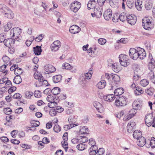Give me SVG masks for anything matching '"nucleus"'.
Wrapping results in <instances>:
<instances>
[{"label": "nucleus", "mask_w": 155, "mask_h": 155, "mask_svg": "<svg viewBox=\"0 0 155 155\" xmlns=\"http://www.w3.org/2000/svg\"><path fill=\"white\" fill-rule=\"evenodd\" d=\"M2 59L3 61L5 63V64H7V63L10 61V58L6 55L3 56Z\"/></svg>", "instance_id": "56"}, {"label": "nucleus", "mask_w": 155, "mask_h": 155, "mask_svg": "<svg viewBox=\"0 0 155 155\" xmlns=\"http://www.w3.org/2000/svg\"><path fill=\"white\" fill-rule=\"evenodd\" d=\"M5 17L8 18H13L14 17V14L10 9L4 13Z\"/></svg>", "instance_id": "22"}, {"label": "nucleus", "mask_w": 155, "mask_h": 155, "mask_svg": "<svg viewBox=\"0 0 155 155\" xmlns=\"http://www.w3.org/2000/svg\"><path fill=\"white\" fill-rule=\"evenodd\" d=\"M81 31V28L78 26L73 25L70 28L69 31L72 34H76Z\"/></svg>", "instance_id": "12"}, {"label": "nucleus", "mask_w": 155, "mask_h": 155, "mask_svg": "<svg viewBox=\"0 0 155 155\" xmlns=\"http://www.w3.org/2000/svg\"><path fill=\"white\" fill-rule=\"evenodd\" d=\"M62 68L67 70H71L72 72H75L76 68L74 67L71 66L69 63H65L63 64L62 65Z\"/></svg>", "instance_id": "10"}, {"label": "nucleus", "mask_w": 155, "mask_h": 155, "mask_svg": "<svg viewBox=\"0 0 155 155\" xmlns=\"http://www.w3.org/2000/svg\"><path fill=\"white\" fill-rule=\"evenodd\" d=\"M88 128L85 126L81 127L80 128V131L79 133L80 134H87L88 132Z\"/></svg>", "instance_id": "30"}, {"label": "nucleus", "mask_w": 155, "mask_h": 155, "mask_svg": "<svg viewBox=\"0 0 155 155\" xmlns=\"http://www.w3.org/2000/svg\"><path fill=\"white\" fill-rule=\"evenodd\" d=\"M154 61L153 60L150 62L148 65V68L150 71L152 70L155 68V66L154 64Z\"/></svg>", "instance_id": "40"}, {"label": "nucleus", "mask_w": 155, "mask_h": 155, "mask_svg": "<svg viewBox=\"0 0 155 155\" xmlns=\"http://www.w3.org/2000/svg\"><path fill=\"white\" fill-rule=\"evenodd\" d=\"M127 22L131 25H134L137 21L136 17L135 15H129L127 16Z\"/></svg>", "instance_id": "8"}, {"label": "nucleus", "mask_w": 155, "mask_h": 155, "mask_svg": "<svg viewBox=\"0 0 155 155\" xmlns=\"http://www.w3.org/2000/svg\"><path fill=\"white\" fill-rule=\"evenodd\" d=\"M80 141V140L76 138H74L71 140V142L74 144H77L79 143Z\"/></svg>", "instance_id": "63"}, {"label": "nucleus", "mask_w": 155, "mask_h": 155, "mask_svg": "<svg viewBox=\"0 0 155 155\" xmlns=\"http://www.w3.org/2000/svg\"><path fill=\"white\" fill-rule=\"evenodd\" d=\"M140 84L142 86L145 87L148 84V81L146 79H143L140 81Z\"/></svg>", "instance_id": "42"}, {"label": "nucleus", "mask_w": 155, "mask_h": 155, "mask_svg": "<svg viewBox=\"0 0 155 155\" xmlns=\"http://www.w3.org/2000/svg\"><path fill=\"white\" fill-rule=\"evenodd\" d=\"M33 94L32 92L27 91L25 93V97L27 99H29L32 96Z\"/></svg>", "instance_id": "45"}, {"label": "nucleus", "mask_w": 155, "mask_h": 155, "mask_svg": "<svg viewBox=\"0 0 155 155\" xmlns=\"http://www.w3.org/2000/svg\"><path fill=\"white\" fill-rule=\"evenodd\" d=\"M137 140V145L140 147H142L145 144V139L143 137H141Z\"/></svg>", "instance_id": "18"}, {"label": "nucleus", "mask_w": 155, "mask_h": 155, "mask_svg": "<svg viewBox=\"0 0 155 155\" xmlns=\"http://www.w3.org/2000/svg\"><path fill=\"white\" fill-rule=\"evenodd\" d=\"M137 112V109L133 108L129 111V115L127 116L126 117L124 118V119H125V120H129L135 115Z\"/></svg>", "instance_id": "13"}, {"label": "nucleus", "mask_w": 155, "mask_h": 155, "mask_svg": "<svg viewBox=\"0 0 155 155\" xmlns=\"http://www.w3.org/2000/svg\"><path fill=\"white\" fill-rule=\"evenodd\" d=\"M104 98L105 101H113L115 97L113 94H108L104 96Z\"/></svg>", "instance_id": "31"}, {"label": "nucleus", "mask_w": 155, "mask_h": 155, "mask_svg": "<svg viewBox=\"0 0 155 155\" xmlns=\"http://www.w3.org/2000/svg\"><path fill=\"white\" fill-rule=\"evenodd\" d=\"M34 77L35 79L38 80L39 81L43 80V77L42 74L38 72H35L34 74Z\"/></svg>", "instance_id": "27"}, {"label": "nucleus", "mask_w": 155, "mask_h": 155, "mask_svg": "<svg viewBox=\"0 0 155 155\" xmlns=\"http://www.w3.org/2000/svg\"><path fill=\"white\" fill-rule=\"evenodd\" d=\"M49 102L48 104V106L49 107L54 108L57 105V103L54 101Z\"/></svg>", "instance_id": "43"}, {"label": "nucleus", "mask_w": 155, "mask_h": 155, "mask_svg": "<svg viewBox=\"0 0 155 155\" xmlns=\"http://www.w3.org/2000/svg\"><path fill=\"white\" fill-rule=\"evenodd\" d=\"M61 144L62 147L64 148L66 151H67L68 149V143L67 141H62Z\"/></svg>", "instance_id": "53"}, {"label": "nucleus", "mask_w": 155, "mask_h": 155, "mask_svg": "<svg viewBox=\"0 0 155 155\" xmlns=\"http://www.w3.org/2000/svg\"><path fill=\"white\" fill-rule=\"evenodd\" d=\"M23 71V70L21 68H16L14 71V74L16 76H20Z\"/></svg>", "instance_id": "37"}, {"label": "nucleus", "mask_w": 155, "mask_h": 155, "mask_svg": "<svg viewBox=\"0 0 155 155\" xmlns=\"http://www.w3.org/2000/svg\"><path fill=\"white\" fill-rule=\"evenodd\" d=\"M111 76L112 77L113 80L116 84H117L120 80V77L116 74L111 75Z\"/></svg>", "instance_id": "35"}, {"label": "nucleus", "mask_w": 155, "mask_h": 155, "mask_svg": "<svg viewBox=\"0 0 155 155\" xmlns=\"http://www.w3.org/2000/svg\"><path fill=\"white\" fill-rule=\"evenodd\" d=\"M15 41V39H12V38L6 39L4 41V44L7 47L10 48L13 46Z\"/></svg>", "instance_id": "9"}, {"label": "nucleus", "mask_w": 155, "mask_h": 155, "mask_svg": "<svg viewBox=\"0 0 155 155\" xmlns=\"http://www.w3.org/2000/svg\"><path fill=\"white\" fill-rule=\"evenodd\" d=\"M7 65L8 64H5L4 65L1 66L0 67V71L3 72L5 74H6L7 73V70H5V69Z\"/></svg>", "instance_id": "41"}, {"label": "nucleus", "mask_w": 155, "mask_h": 155, "mask_svg": "<svg viewBox=\"0 0 155 155\" xmlns=\"http://www.w3.org/2000/svg\"><path fill=\"white\" fill-rule=\"evenodd\" d=\"M22 81V79L20 76H16L13 80V82L14 83L18 84L21 83Z\"/></svg>", "instance_id": "38"}, {"label": "nucleus", "mask_w": 155, "mask_h": 155, "mask_svg": "<svg viewBox=\"0 0 155 155\" xmlns=\"http://www.w3.org/2000/svg\"><path fill=\"white\" fill-rule=\"evenodd\" d=\"M72 126V124L65 125L64 127V129L65 130L67 131L72 128L73 127Z\"/></svg>", "instance_id": "64"}, {"label": "nucleus", "mask_w": 155, "mask_h": 155, "mask_svg": "<svg viewBox=\"0 0 155 155\" xmlns=\"http://www.w3.org/2000/svg\"><path fill=\"white\" fill-rule=\"evenodd\" d=\"M92 76V74L89 72L84 74V78L86 79H90Z\"/></svg>", "instance_id": "52"}, {"label": "nucleus", "mask_w": 155, "mask_h": 155, "mask_svg": "<svg viewBox=\"0 0 155 155\" xmlns=\"http://www.w3.org/2000/svg\"><path fill=\"white\" fill-rule=\"evenodd\" d=\"M41 92L38 90H35L34 93V94L36 97L39 98L41 96Z\"/></svg>", "instance_id": "48"}, {"label": "nucleus", "mask_w": 155, "mask_h": 155, "mask_svg": "<svg viewBox=\"0 0 155 155\" xmlns=\"http://www.w3.org/2000/svg\"><path fill=\"white\" fill-rule=\"evenodd\" d=\"M79 143L77 146V149L79 150L82 151L87 148V146L85 144L80 142Z\"/></svg>", "instance_id": "32"}, {"label": "nucleus", "mask_w": 155, "mask_h": 155, "mask_svg": "<svg viewBox=\"0 0 155 155\" xmlns=\"http://www.w3.org/2000/svg\"><path fill=\"white\" fill-rule=\"evenodd\" d=\"M109 3L110 5L113 8H115L116 6H117V3L114 2L113 0H110Z\"/></svg>", "instance_id": "62"}, {"label": "nucleus", "mask_w": 155, "mask_h": 155, "mask_svg": "<svg viewBox=\"0 0 155 155\" xmlns=\"http://www.w3.org/2000/svg\"><path fill=\"white\" fill-rule=\"evenodd\" d=\"M146 53L143 49L138 47L136 49L131 48L129 51V55L130 58L133 60H136L139 58L143 59L146 56Z\"/></svg>", "instance_id": "1"}, {"label": "nucleus", "mask_w": 155, "mask_h": 155, "mask_svg": "<svg viewBox=\"0 0 155 155\" xmlns=\"http://www.w3.org/2000/svg\"><path fill=\"white\" fill-rule=\"evenodd\" d=\"M94 106L98 110V111L102 113L103 111V108L102 105L99 102L95 101L94 102Z\"/></svg>", "instance_id": "17"}, {"label": "nucleus", "mask_w": 155, "mask_h": 155, "mask_svg": "<svg viewBox=\"0 0 155 155\" xmlns=\"http://www.w3.org/2000/svg\"><path fill=\"white\" fill-rule=\"evenodd\" d=\"M117 98L116 100L115 104L117 106H125L127 103V98L123 96H120Z\"/></svg>", "instance_id": "4"}, {"label": "nucleus", "mask_w": 155, "mask_h": 155, "mask_svg": "<svg viewBox=\"0 0 155 155\" xmlns=\"http://www.w3.org/2000/svg\"><path fill=\"white\" fill-rule=\"evenodd\" d=\"M12 23L10 22H8L6 24H4L3 26V31L5 32L8 31L12 28Z\"/></svg>", "instance_id": "20"}, {"label": "nucleus", "mask_w": 155, "mask_h": 155, "mask_svg": "<svg viewBox=\"0 0 155 155\" xmlns=\"http://www.w3.org/2000/svg\"><path fill=\"white\" fill-rule=\"evenodd\" d=\"M81 3L77 1H75L72 5L73 8V11L74 12H77L79 9L80 8Z\"/></svg>", "instance_id": "19"}, {"label": "nucleus", "mask_w": 155, "mask_h": 155, "mask_svg": "<svg viewBox=\"0 0 155 155\" xmlns=\"http://www.w3.org/2000/svg\"><path fill=\"white\" fill-rule=\"evenodd\" d=\"M54 109L58 113H61L63 111L64 109L60 106H58L57 105L55 107Z\"/></svg>", "instance_id": "60"}, {"label": "nucleus", "mask_w": 155, "mask_h": 155, "mask_svg": "<svg viewBox=\"0 0 155 155\" xmlns=\"http://www.w3.org/2000/svg\"><path fill=\"white\" fill-rule=\"evenodd\" d=\"M98 42L100 44L103 45L106 43V40L104 38H101L98 39Z\"/></svg>", "instance_id": "58"}, {"label": "nucleus", "mask_w": 155, "mask_h": 155, "mask_svg": "<svg viewBox=\"0 0 155 155\" xmlns=\"http://www.w3.org/2000/svg\"><path fill=\"white\" fill-rule=\"evenodd\" d=\"M112 13V11L110 9H108L106 10L104 14V19L108 20L111 17Z\"/></svg>", "instance_id": "14"}, {"label": "nucleus", "mask_w": 155, "mask_h": 155, "mask_svg": "<svg viewBox=\"0 0 155 155\" xmlns=\"http://www.w3.org/2000/svg\"><path fill=\"white\" fill-rule=\"evenodd\" d=\"M128 15H126V14L125 13H122L119 16L120 20L122 21L127 20V18Z\"/></svg>", "instance_id": "39"}, {"label": "nucleus", "mask_w": 155, "mask_h": 155, "mask_svg": "<svg viewBox=\"0 0 155 155\" xmlns=\"http://www.w3.org/2000/svg\"><path fill=\"white\" fill-rule=\"evenodd\" d=\"M147 77L151 81L152 79H153L155 77L153 72L150 71L147 75Z\"/></svg>", "instance_id": "51"}, {"label": "nucleus", "mask_w": 155, "mask_h": 155, "mask_svg": "<svg viewBox=\"0 0 155 155\" xmlns=\"http://www.w3.org/2000/svg\"><path fill=\"white\" fill-rule=\"evenodd\" d=\"M57 112L54 108H52L50 110L49 114L51 116H54L57 114Z\"/></svg>", "instance_id": "49"}, {"label": "nucleus", "mask_w": 155, "mask_h": 155, "mask_svg": "<svg viewBox=\"0 0 155 155\" xmlns=\"http://www.w3.org/2000/svg\"><path fill=\"white\" fill-rule=\"evenodd\" d=\"M34 52L35 54L38 55L41 54L42 50L41 46H37L36 47H34Z\"/></svg>", "instance_id": "26"}, {"label": "nucleus", "mask_w": 155, "mask_h": 155, "mask_svg": "<svg viewBox=\"0 0 155 155\" xmlns=\"http://www.w3.org/2000/svg\"><path fill=\"white\" fill-rule=\"evenodd\" d=\"M9 9V8L5 5L3 4H0V11L1 12H4L5 13Z\"/></svg>", "instance_id": "34"}, {"label": "nucleus", "mask_w": 155, "mask_h": 155, "mask_svg": "<svg viewBox=\"0 0 155 155\" xmlns=\"http://www.w3.org/2000/svg\"><path fill=\"white\" fill-rule=\"evenodd\" d=\"M150 147L152 148L155 147V138L153 137H152L150 141Z\"/></svg>", "instance_id": "46"}, {"label": "nucleus", "mask_w": 155, "mask_h": 155, "mask_svg": "<svg viewBox=\"0 0 155 155\" xmlns=\"http://www.w3.org/2000/svg\"><path fill=\"white\" fill-rule=\"evenodd\" d=\"M62 76L61 75H58L53 77V81L55 83L60 82L61 80Z\"/></svg>", "instance_id": "29"}, {"label": "nucleus", "mask_w": 155, "mask_h": 155, "mask_svg": "<svg viewBox=\"0 0 155 155\" xmlns=\"http://www.w3.org/2000/svg\"><path fill=\"white\" fill-rule=\"evenodd\" d=\"M106 85V82L105 80H101L97 84V87L99 89H101L104 88Z\"/></svg>", "instance_id": "24"}, {"label": "nucleus", "mask_w": 155, "mask_h": 155, "mask_svg": "<svg viewBox=\"0 0 155 155\" xmlns=\"http://www.w3.org/2000/svg\"><path fill=\"white\" fill-rule=\"evenodd\" d=\"M112 68L113 71L116 72H119L121 69L120 65L117 63L112 64Z\"/></svg>", "instance_id": "21"}, {"label": "nucleus", "mask_w": 155, "mask_h": 155, "mask_svg": "<svg viewBox=\"0 0 155 155\" xmlns=\"http://www.w3.org/2000/svg\"><path fill=\"white\" fill-rule=\"evenodd\" d=\"M133 135L134 138L137 139L141 136V132L138 130H135L133 132Z\"/></svg>", "instance_id": "33"}, {"label": "nucleus", "mask_w": 155, "mask_h": 155, "mask_svg": "<svg viewBox=\"0 0 155 155\" xmlns=\"http://www.w3.org/2000/svg\"><path fill=\"white\" fill-rule=\"evenodd\" d=\"M54 130L55 132H59L61 130V128L58 125L55 124L54 127Z\"/></svg>", "instance_id": "50"}, {"label": "nucleus", "mask_w": 155, "mask_h": 155, "mask_svg": "<svg viewBox=\"0 0 155 155\" xmlns=\"http://www.w3.org/2000/svg\"><path fill=\"white\" fill-rule=\"evenodd\" d=\"M55 98L54 95L53 96L52 95L50 94L48 95L46 99L49 102L54 101Z\"/></svg>", "instance_id": "47"}, {"label": "nucleus", "mask_w": 155, "mask_h": 155, "mask_svg": "<svg viewBox=\"0 0 155 155\" xmlns=\"http://www.w3.org/2000/svg\"><path fill=\"white\" fill-rule=\"evenodd\" d=\"M61 45V42L58 40L54 41L50 46L51 50L53 52H55L59 50Z\"/></svg>", "instance_id": "7"}, {"label": "nucleus", "mask_w": 155, "mask_h": 155, "mask_svg": "<svg viewBox=\"0 0 155 155\" xmlns=\"http://www.w3.org/2000/svg\"><path fill=\"white\" fill-rule=\"evenodd\" d=\"M145 120L147 125L149 127L152 126L155 127V117H153L151 114L147 115L145 117Z\"/></svg>", "instance_id": "3"}, {"label": "nucleus", "mask_w": 155, "mask_h": 155, "mask_svg": "<svg viewBox=\"0 0 155 155\" xmlns=\"http://www.w3.org/2000/svg\"><path fill=\"white\" fill-rule=\"evenodd\" d=\"M44 70L48 73H51L54 72L56 70V69L51 65L47 64L44 66Z\"/></svg>", "instance_id": "11"}, {"label": "nucleus", "mask_w": 155, "mask_h": 155, "mask_svg": "<svg viewBox=\"0 0 155 155\" xmlns=\"http://www.w3.org/2000/svg\"><path fill=\"white\" fill-rule=\"evenodd\" d=\"M131 1H127V5L130 8H131L134 5V1L131 0Z\"/></svg>", "instance_id": "59"}, {"label": "nucleus", "mask_w": 155, "mask_h": 155, "mask_svg": "<svg viewBox=\"0 0 155 155\" xmlns=\"http://www.w3.org/2000/svg\"><path fill=\"white\" fill-rule=\"evenodd\" d=\"M152 7V3L149 2H146L145 4V8L147 10H150Z\"/></svg>", "instance_id": "44"}, {"label": "nucleus", "mask_w": 155, "mask_h": 155, "mask_svg": "<svg viewBox=\"0 0 155 155\" xmlns=\"http://www.w3.org/2000/svg\"><path fill=\"white\" fill-rule=\"evenodd\" d=\"M96 3L94 1H89L87 4L88 8L89 9H95L96 7L95 6Z\"/></svg>", "instance_id": "28"}, {"label": "nucleus", "mask_w": 155, "mask_h": 155, "mask_svg": "<svg viewBox=\"0 0 155 155\" xmlns=\"http://www.w3.org/2000/svg\"><path fill=\"white\" fill-rule=\"evenodd\" d=\"M60 92V89L58 87H55L51 90V92L54 96L59 94Z\"/></svg>", "instance_id": "36"}, {"label": "nucleus", "mask_w": 155, "mask_h": 155, "mask_svg": "<svg viewBox=\"0 0 155 155\" xmlns=\"http://www.w3.org/2000/svg\"><path fill=\"white\" fill-rule=\"evenodd\" d=\"M21 29L18 27H15L13 28L10 31V35L12 37H14L17 41L20 39V34L21 33Z\"/></svg>", "instance_id": "2"}, {"label": "nucleus", "mask_w": 155, "mask_h": 155, "mask_svg": "<svg viewBox=\"0 0 155 155\" xmlns=\"http://www.w3.org/2000/svg\"><path fill=\"white\" fill-rule=\"evenodd\" d=\"M127 41V38H122L120 40L117 41V42L119 43L125 44Z\"/></svg>", "instance_id": "57"}, {"label": "nucleus", "mask_w": 155, "mask_h": 155, "mask_svg": "<svg viewBox=\"0 0 155 155\" xmlns=\"http://www.w3.org/2000/svg\"><path fill=\"white\" fill-rule=\"evenodd\" d=\"M97 153L98 155H103L104 154L105 150L103 148H100L98 150H97Z\"/></svg>", "instance_id": "54"}, {"label": "nucleus", "mask_w": 155, "mask_h": 155, "mask_svg": "<svg viewBox=\"0 0 155 155\" xmlns=\"http://www.w3.org/2000/svg\"><path fill=\"white\" fill-rule=\"evenodd\" d=\"M135 7L137 10L140 11L142 7V2L140 0H135Z\"/></svg>", "instance_id": "23"}, {"label": "nucleus", "mask_w": 155, "mask_h": 155, "mask_svg": "<svg viewBox=\"0 0 155 155\" xmlns=\"http://www.w3.org/2000/svg\"><path fill=\"white\" fill-rule=\"evenodd\" d=\"M68 121L70 124H73L75 122V120H74L73 116H70L68 118Z\"/></svg>", "instance_id": "61"}, {"label": "nucleus", "mask_w": 155, "mask_h": 155, "mask_svg": "<svg viewBox=\"0 0 155 155\" xmlns=\"http://www.w3.org/2000/svg\"><path fill=\"white\" fill-rule=\"evenodd\" d=\"M119 60L120 64L124 67H126L129 64L128 62V57L124 54H121L119 56Z\"/></svg>", "instance_id": "6"}, {"label": "nucleus", "mask_w": 155, "mask_h": 155, "mask_svg": "<svg viewBox=\"0 0 155 155\" xmlns=\"http://www.w3.org/2000/svg\"><path fill=\"white\" fill-rule=\"evenodd\" d=\"M142 25L144 28L147 30H149L153 28V24L147 18H145L142 20Z\"/></svg>", "instance_id": "5"}, {"label": "nucleus", "mask_w": 155, "mask_h": 155, "mask_svg": "<svg viewBox=\"0 0 155 155\" xmlns=\"http://www.w3.org/2000/svg\"><path fill=\"white\" fill-rule=\"evenodd\" d=\"M3 111L4 113L6 114H9L12 112V109L9 107L4 108Z\"/></svg>", "instance_id": "55"}, {"label": "nucleus", "mask_w": 155, "mask_h": 155, "mask_svg": "<svg viewBox=\"0 0 155 155\" xmlns=\"http://www.w3.org/2000/svg\"><path fill=\"white\" fill-rule=\"evenodd\" d=\"M124 93V90L122 88H118L116 89L114 91V95L118 96H121V95Z\"/></svg>", "instance_id": "25"}, {"label": "nucleus", "mask_w": 155, "mask_h": 155, "mask_svg": "<svg viewBox=\"0 0 155 155\" xmlns=\"http://www.w3.org/2000/svg\"><path fill=\"white\" fill-rule=\"evenodd\" d=\"M102 8L101 7H97L94 9V15L97 18H100L102 15L101 10Z\"/></svg>", "instance_id": "15"}, {"label": "nucleus", "mask_w": 155, "mask_h": 155, "mask_svg": "<svg viewBox=\"0 0 155 155\" xmlns=\"http://www.w3.org/2000/svg\"><path fill=\"white\" fill-rule=\"evenodd\" d=\"M140 100L137 99L134 101L132 104L133 107L137 110L140 109L141 107Z\"/></svg>", "instance_id": "16"}]
</instances>
